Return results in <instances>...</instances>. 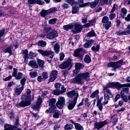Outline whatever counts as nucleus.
Masks as SVG:
<instances>
[{
  "mask_svg": "<svg viewBox=\"0 0 130 130\" xmlns=\"http://www.w3.org/2000/svg\"><path fill=\"white\" fill-rule=\"evenodd\" d=\"M99 1L100 0H94V2L91 3L87 2L86 3V4H85V6L86 7H89V6H90L91 9H95V7L98 6Z\"/></svg>",
  "mask_w": 130,
  "mask_h": 130,
  "instance_id": "412c9836",
  "label": "nucleus"
},
{
  "mask_svg": "<svg viewBox=\"0 0 130 130\" xmlns=\"http://www.w3.org/2000/svg\"><path fill=\"white\" fill-rule=\"evenodd\" d=\"M115 17H116V15L115 13H111L109 15V19H110V20H112L113 19H114V18H115Z\"/></svg>",
  "mask_w": 130,
  "mask_h": 130,
  "instance_id": "052dcab7",
  "label": "nucleus"
},
{
  "mask_svg": "<svg viewBox=\"0 0 130 130\" xmlns=\"http://www.w3.org/2000/svg\"><path fill=\"white\" fill-rule=\"evenodd\" d=\"M24 90L23 87H21L19 88H15V92H14V96H18L20 95L21 93H22V90Z\"/></svg>",
  "mask_w": 130,
  "mask_h": 130,
  "instance_id": "bb28decb",
  "label": "nucleus"
},
{
  "mask_svg": "<svg viewBox=\"0 0 130 130\" xmlns=\"http://www.w3.org/2000/svg\"><path fill=\"white\" fill-rule=\"evenodd\" d=\"M54 50L55 53H58L59 52V45L56 43L54 46Z\"/></svg>",
  "mask_w": 130,
  "mask_h": 130,
  "instance_id": "4c0bfd02",
  "label": "nucleus"
},
{
  "mask_svg": "<svg viewBox=\"0 0 130 130\" xmlns=\"http://www.w3.org/2000/svg\"><path fill=\"white\" fill-rule=\"evenodd\" d=\"M121 16L122 17V19L124 18L126 16V14H127V10L125 8H122L121 9Z\"/></svg>",
  "mask_w": 130,
  "mask_h": 130,
  "instance_id": "c85d7f7f",
  "label": "nucleus"
},
{
  "mask_svg": "<svg viewBox=\"0 0 130 130\" xmlns=\"http://www.w3.org/2000/svg\"><path fill=\"white\" fill-rule=\"evenodd\" d=\"M100 49V44L96 45L95 47V46H93L91 47V50H92V51H94V52H98Z\"/></svg>",
  "mask_w": 130,
  "mask_h": 130,
  "instance_id": "2f4dec72",
  "label": "nucleus"
},
{
  "mask_svg": "<svg viewBox=\"0 0 130 130\" xmlns=\"http://www.w3.org/2000/svg\"><path fill=\"white\" fill-rule=\"evenodd\" d=\"M56 102V100L54 98L49 99V105L50 108L49 110H46V113H52L55 111V103Z\"/></svg>",
  "mask_w": 130,
  "mask_h": 130,
  "instance_id": "423d86ee",
  "label": "nucleus"
},
{
  "mask_svg": "<svg viewBox=\"0 0 130 130\" xmlns=\"http://www.w3.org/2000/svg\"><path fill=\"white\" fill-rule=\"evenodd\" d=\"M36 4L40 5V6H43L45 4V2L41 0H36Z\"/></svg>",
  "mask_w": 130,
  "mask_h": 130,
  "instance_id": "e2e57ef3",
  "label": "nucleus"
},
{
  "mask_svg": "<svg viewBox=\"0 0 130 130\" xmlns=\"http://www.w3.org/2000/svg\"><path fill=\"white\" fill-rule=\"evenodd\" d=\"M12 48H13V46H10L5 49V52H8V53H10L11 54L12 53Z\"/></svg>",
  "mask_w": 130,
  "mask_h": 130,
  "instance_id": "8fccbe9b",
  "label": "nucleus"
},
{
  "mask_svg": "<svg viewBox=\"0 0 130 130\" xmlns=\"http://www.w3.org/2000/svg\"><path fill=\"white\" fill-rule=\"evenodd\" d=\"M62 86V85L61 84H60V83H58L55 84V88L58 90H59V89H60V88H61Z\"/></svg>",
  "mask_w": 130,
  "mask_h": 130,
  "instance_id": "774afa93",
  "label": "nucleus"
},
{
  "mask_svg": "<svg viewBox=\"0 0 130 130\" xmlns=\"http://www.w3.org/2000/svg\"><path fill=\"white\" fill-rule=\"evenodd\" d=\"M42 103V98L40 96H38L37 98V104L32 106V108L35 110H38L40 108V105Z\"/></svg>",
  "mask_w": 130,
  "mask_h": 130,
  "instance_id": "a211bd4d",
  "label": "nucleus"
},
{
  "mask_svg": "<svg viewBox=\"0 0 130 130\" xmlns=\"http://www.w3.org/2000/svg\"><path fill=\"white\" fill-rule=\"evenodd\" d=\"M29 55L30 57H36L37 56L36 53H34L32 51L29 52Z\"/></svg>",
  "mask_w": 130,
  "mask_h": 130,
  "instance_id": "680f3d73",
  "label": "nucleus"
},
{
  "mask_svg": "<svg viewBox=\"0 0 130 130\" xmlns=\"http://www.w3.org/2000/svg\"><path fill=\"white\" fill-rule=\"evenodd\" d=\"M111 21H109L107 22V24L105 25V28L106 29V30H108L110 27H111Z\"/></svg>",
  "mask_w": 130,
  "mask_h": 130,
  "instance_id": "603ef678",
  "label": "nucleus"
},
{
  "mask_svg": "<svg viewBox=\"0 0 130 130\" xmlns=\"http://www.w3.org/2000/svg\"><path fill=\"white\" fill-rule=\"evenodd\" d=\"M130 30H124V31H121V30H119L118 31L116 32L117 35L118 36H121V35H128L129 34Z\"/></svg>",
  "mask_w": 130,
  "mask_h": 130,
  "instance_id": "a878e982",
  "label": "nucleus"
},
{
  "mask_svg": "<svg viewBox=\"0 0 130 130\" xmlns=\"http://www.w3.org/2000/svg\"><path fill=\"white\" fill-rule=\"evenodd\" d=\"M120 97H121V95H120L119 93L117 94L115 97V99L114 100V102H116Z\"/></svg>",
  "mask_w": 130,
  "mask_h": 130,
  "instance_id": "0e129e2a",
  "label": "nucleus"
},
{
  "mask_svg": "<svg viewBox=\"0 0 130 130\" xmlns=\"http://www.w3.org/2000/svg\"><path fill=\"white\" fill-rule=\"evenodd\" d=\"M46 42L44 41L43 40H40L38 42V45L41 47H45V46H46Z\"/></svg>",
  "mask_w": 130,
  "mask_h": 130,
  "instance_id": "473e14b6",
  "label": "nucleus"
},
{
  "mask_svg": "<svg viewBox=\"0 0 130 130\" xmlns=\"http://www.w3.org/2000/svg\"><path fill=\"white\" fill-rule=\"evenodd\" d=\"M84 61L86 63H90L91 61H92V59H91V57L89 56V55H85L84 58Z\"/></svg>",
  "mask_w": 130,
  "mask_h": 130,
  "instance_id": "7c9ffc66",
  "label": "nucleus"
},
{
  "mask_svg": "<svg viewBox=\"0 0 130 130\" xmlns=\"http://www.w3.org/2000/svg\"><path fill=\"white\" fill-rule=\"evenodd\" d=\"M65 1L71 6H75V5H76V2L75 0H65Z\"/></svg>",
  "mask_w": 130,
  "mask_h": 130,
  "instance_id": "de8ad7c7",
  "label": "nucleus"
},
{
  "mask_svg": "<svg viewBox=\"0 0 130 130\" xmlns=\"http://www.w3.org/2000/svg\"><path fill=\"white\" fill-rule=\"evenodd\" d=\"M45 80L43 76H39L37 78L38 82H43V81H45Z\"/></svg>",
  "mask_w": 130,
  "mask_h": 130,
  "instance_id": "338daca9",
  "label": "nucleus"
},
{
  "mask_svg": "<svg viewBox=\"0 0 130 130\" xmlns=\"http://www.w3.org/2000/svg\"><path fill=\"white\" fill-rule=\"evenodd\" d=\"M57 74H58V72L56 70L52 71L50 74L49 79L48 80V83H51V82H54L57 78Z\"/></svg>",
  "mask_w": 130,
  "mask_h": 130,
  "instance_id": "ddd939ff",
  "label": "nucleus"
},
{
  "mask_svg": "<svg viewBox=\"0 0 130 130\" xmlns=\"http://www.w3.org/2000/svg\"><path fill=\"white\" fill-rule=\"evenodd\" d=\"M98 94H99V90L97 89L90 95V97L91 98H95L98 95Z\"/></svg>",
  "mask_w": 130,
  "mask_h": 130,
  "instance_id": "79ce46f5",
  "label": "nucleus"
},
{
  "mask_svg": "<svg viewBox=\"0 0 130 130\" xmlns=\"http://www.w3.org/2000/svg\"><path fill=\"white\" fill-rule=\"evenodd\" d=\"M19 126V119L16 120L14 124V126H12L11 124H5L4 125V130H16Z\"/></svg>",
  "mask_w": 130,
  "mask_h": 130,
  "instance_id": "9b49d317",
  "label": "nucleus"
},
{
  "mask_svg": "<svg viewBox=\"0 0 130 130\" xmlns=\"http://www.w3.org/2000/svg\"><path fill=\"white\" fill-rule=\"evenodd\" d=\"M52 94H53L54 95H60L61 92H60V89H54V90H53L52 91Z\"/></svg>",
  "mask_w": 130,
  "mask_h": 130,
  "instance_id": "c03bdc74",
  "label": "nucleus"
},
{
  "mask_svg": "<svg viewBox=\"0 0 130 130\" xmlns=\"http://www.w3.org/2000/svg\"><path fill=\"white\" fill-rule=\"evenodd\" d=\"M101 2H103L104 4H106L107 5H111L112 3V0H101Z\"/></svg>",
  "mask_w": 130,
  "mask_h": 130,
  "instance_id": "6e6d98bb",
  "label": "nucleus"
},
{
  "mask_svg": "<svg viewBox=\"0 0 130 130\" xmlns=\"http://www.w3.org/2000/svg\"><path fill=\"white\" fill-rule=\"evenodd\" d=\"M67 96L69 98H74L73 101H70L68 103V108L69 110H73L76 104H77V101L78 100V97H79V92L77 90H73L67 92Z\"/></svg>",
  "mask_w": 130,
  "mask_h": 130,
  "instance_id": "f257e3e1",
  "label": "nucleus"
},
{
  "mask_svg": "<svg viewBox=\"0 0 130 130\" xmlns=\"http://www.w3.org/2000/svg\"><path fill=\"white\" fill-rule=\"evenodd\" d=\"M37 75L38 73L36 71H32L29 73V76L32 78H36V77H37Z\"/></svg>",
  "mask_w": 130,
  "mask_h": 130,
  "instance_id": "a19ab883",
  "label": "nucleus"
},
{
  "mask_svg": "<svg viewBox=\"0 0 130 130\" xmlns=\"http://www.w3.org/2000/svg\"><path fill=\"white\" fill-rule=\"evenodd\" d=\"M28 66L32 68V69H38V65L37 64V62L35 60H31L28 62Z\"/></svg>",
  "mask_w": 130,
  "mask_h": 130,
  "instance_id": "393cba45",
  "label": "nucleus"
},
{
  "mask_svg": "<svg viewBox=\"0 0 130 130\" xmlns=\"http://www.w3.org/2000/svg\"><path fill=\"white\" fill-rule=\"evenodd\" d=\"M104 91H105L106 93L109 94V95H112V92L110 91V89H108L109 87H107L105 86H103Z\"/></svg>",
  "mask_w": 130,
  "mask_h": 130,
  "instance_id": "58836bf2",
  "label": "nucleus"
},
{
  "mask_svg": "<svg viewBox=\"0 0 130 130\" xmlns=\"http://www.w3.org/2000/svg\"><path fill=\"white\" fill-rule=\"evenodd\" d=\"M110 99L109 95L107 93L104 94V102L103 103L104 105H106V104H108V101Z\"/></svg>",
  "mask_w": 130,
  "mask_h": 130,
  "instance_id": "c756f323",
  "label": "nucleus"
},
{
  "mask_svg": "<svg viewBox=\"0 0 130 130\" xmlns=\"http://www.w3.org/2000/svg\"><path fill=\"white\" fill-rule=\"evenodd\" d=\"M84 67V64L80 62L75 63V70H74L73 71L74 74H78V73H79L80 70L81 69H83Z\"/></svg>",
  "mask_w": 130,
  "mask_h": 130,
  "instance_id": "aec40b11",
  "label": "nucleus"
},
{
  "mask_svg": "<svg viewBox=\"0 0 130 130\" xmlns=\"http://www.w3.org/2000/svg\"><path fill=\"white\" fill-rule=\"evenodd\" d=\"M83 48H80L78 49H76L74 51V56L76 57H78L80 59H83Z\"/></svg>",
  "mask_w": 130,
  "mask_h": 130,
  "instance_id": "f3484780",
  "label": "nucleus"
},
{
  "mask_svg": "<svg viewBox=\"0 0 130 130\" xmlns=\"http://www.w3.org/2000/svg\"><path fill=\"white\" fill-rule=\"evenodd\" d=\"M38 52L40 53L43 56H49V58H52L54 56V52L51 50L44 51L43 50L39 49Z\"/></svg>",
  "mask_w": 130,
  "mask_h": 130,
  "instance_id": "1a4fd4ad",
  "label": "nucleus"
},
{
  "mask_svg": "<svg viewBox=\"0 0 130 130\" xmlns=\"http://www.w3.org/2000/svg\"><path fill=\"white\" fill-rule=\"evenodd\" d=\"M64 128L67 130L72 129L73 128V125L67 124L65 125Z\"/></svg>",
  "mask_w": 130,
  "mask_h": 130,
  "instance_id": "13d9d810",
  "label": "nucleus"
},
{
  "mask_svg": "<svg viewBox=\"0 0 130 130\" xmlns=\"http://www.w3.org/2000/svg\"><path fill=\"white\" fill-rule=\"evenodd\" d=\"M30 104H31V103L28 102V101L22 100L19 103H17L16 106L17 107V108H21L22 107H26V106H29Z\"/></svg>",
  "mask_w": 130,
  "mask_h": 130,
  "instance_id": "2eb2a0df",
  "label": "nucleus"
},
{
  "mask_svg": "<svg viewBox=\"0 0 130 130\" xmlns=\"http://www.w3.org/2000/svg\"><path fill=\"white\" fill-rule=\"evenodd\" d=\"M73 61L72 59L69 58L66 61H64L63 63L59 65V68L61 69V70H64L68 69V71H70L72 67H73Z\"/></svg>",
  "mask_w": 130,
  "mask_h": 130,
  "instance_id": "39448f33",
  "label": "nucleus"
},
{
  "mask_svg": "<svg viewBox=\"0 0 130 130\" xmlns=\"http://www.w3.org/2000/svg\"><path fill=\"white\" fill-rule=\"evenodd\" d=\"M61 90H60V92L61 94H63V93H66V91H67V88H64L63 85H62L60 87Z\"/></svg>",
  "mask_w": 130,
  "mask_h": 130,
  "instance_id": "4d7b16f0",
  "label": "nucleus"
},
{
  "mask_svg": "<svg viewBox=\"0 0 130 130\" xmlns=\"http://www.w3.org/2000/svg\"><path fill=\"white\" fill-rule=\"evenodd\" d=\"M121 66H122V64L119 63L117 62H111L107 64V67L114 68L116 70V69H119Z\"/></svg>",
  "mask_w": 130,
  "mask_h": 130,
  "instance_id": "4be33fe9",
  "label": "nucleus"
},
{
  "mask_svg": "<svg viewBox=\"0 0 130 130\" xmlns=\"http://www.w3.org/2000/svg\"><path fill=\"white\" fill-rule=\"evenodd\" d=\"M69 75V72L67 70H63L62 71V76L61 78H64V80H66V77Z\"/></svg>",
  "mask_w": 130,
  "mask_h": 130,
  "instance_id": "49530a36",
  "label": "nucleus"
},
{
  "mask_svg": "<svg viewBox=\"0 0 130 130\" xmlns=\"http://www.w3.org/2000/svg\"><path fill=\"white\" fill-rule=\"evenodd\" d=\"M36 4V0H27V5L30 7V5H35Z\"/></svg>",
  "mask_w": 130,
  "mask_h": 130,
  "instance_id": "3c124183",
  "label": "nucleus"
},
{
  "mask_svg": "<svg viewBox=\"0 0 130 130\" xmlns=\"http://www.w3.org/2000/svg\"><path fill=\"white\" fill-rule=\"evenodd\" d=\"M94 44V40H87L86 43L83 45L84 48H90L92 45Z\"/></svg>",
  "mask_w": 130,
  "mask_h": 130,
  "instance_id": "5701e85b",
  "label": "nucleus"
},
{
  "mask_svg": "<svg viewBox=\"0 0 130 130\" xmlns=\"http://www.w3.org/2000/svg\"><path fill=\"white\" fill-rule=\"evenodd\" d=\"M107 124V120H105L103 121H100V122H95L94 124V129L99 130L101 128H102L103 126L106 125Z\"/></svg>",
  "mask_w": 130,
  "mask_h": 130,
  "instance_id": "4468645a",
  "label": "nucleus"
},
{
  "mask_svg": "<svg viewBox=\"0 0 130 130\" xmlns=\"http://www.w3.org/2000/svg\"><path fill=\"white\" fill-rule=\"evenodd\" d=\"M129 88L128 87L123 88L120 92V96L122 100H120L118 102L119 106H122L123 105L124 102H127V95L128 94V91Z\"/></svg>",
  "mask_w": 130,
  "mask_h": 130,
  "instance_id": "7ed1b4c3",
  "label": "nucleus"
},
{
  "mask_svg": "<svg viewBox=\"0 0 130 130\" xmlns=\"http://www.w3.org/2000/svg\"><path fill=\"white\" fill-rule=\"evenodd\" d=\"M56 11H57V8L53 7L47 10L43 9L41 11L40 14H41V17H43V18H45L46 16H47V15H49L50 14H53V13Z\"/></svg>",
  "mask_w": 130,
  "mask_h": 130,
  "instance_id": "0eeeda50",
  "label": "nucleus"
},
{
  "mask_svg": "<svg viewBox=\"0 0 130 130\" xmlns=\"http://www.w3.org/2000/svg\"><path fill=\"white\" fill-rule=\"evenodd\" d=\"M42 76L45 80H46V79H48V74H47V72H43L42 74Z\"/></svg>",
  "mask_w": 130,
  "mask_h": 130,
  "instance_id": "bf43d9fd",
  "label": "nucleus"
},
{
  "mask_svg": "<svg viewBox=\"0 0 130 130\" xmlns=\"http://www.w3.org/2000/svg\"><path fill=\"white\" fill-rule=\"evenodd\" d=\"M57 107L59 108V109H62L64 105H66V99L64 97L60 96L58 99V102L56 104Z\"/></svg>",
  "mask_w": 130,
  "mask_h": 130,
  "instance_id": "f8f14e48",
  "label": "nucleus"
},
{
  "mask_svg": "<svg viewBox=\"0 0 130 130\" xmlns=\"http://www.w3.org/2000/svg\"><path fill=\"white\" fill-rule=\"evenodd\" d=\"M13 77H14L16 80H21L23 77H24V75L23 73L21 72H19L18 73V69L16 68L13 69V72L12 73Z\"/></svg>",
  "mask_w": 130,
  "mask_h": 130,
  "instance_id": "dca6fc26",
  "label": "nucleus"
},
{
  "mask_svg": "<svg viewBox=\"0 0 130 130\" xmlns=\"http://www.w3.org/2000/svg\"><path fill=\"white\" fill-rule=\"evenodd\" d=\"M86 3H84V0H78L76 2V5H79V8H85Z\"/></svg>",
  "mask_w": 130,
  "mask_h": 130,
  "instance_id": "cd10ccee",
  "label": "nucleus"
},
{
  "mask_svg": "<svg viewBox=\"0 0 130 130\" xmlns=\"http://www.w3.org/2000/svg\"><path fill=\"white\" fill-rule=\"evenodd\" d=\"M102 100H103V98H101L98 99L96 106L99 108L100 111H102L103 109V106L102 103H101Z\"/></svg>",
  "mask_w": 130,
  "mask_h": 130,
  "instance_id": "b1692460",
  "label": "nucleus"
},
{
  "mask_svg": "<svg viewBox=\"0 0 130 130\" xmlns=\"http://www.w3.org/2000/svg\"><path fill=\"white\" fill-rule=\"evenodd\" d=\"M89 75L90 74L88 72L79 74L75 78L72 80V83L82 85V84H84V81L88 82L90 80Z\"/></svg>",
  "mask_w": 130,
  "mask_h": 130,
  "instance_id": "f03ea898",
  "label": "nucleus"
},
{
  "mask_svg": "<svg viewBox=\"0 0 130 130\" xmlns=\"http://www.w3.org/2000/svg\"><path fill=\"white\" fill-rule=\"evenodd\" d=\"M63 28L64 29V30H66V31H68V30H71V29H73V24L63 25Z\"/></svg>",
  "mask_w": 130,
  "mask_h": 130,
  "instance_id": "f704fd0d",
  "label": "nucleus"
},
{
  "mask_svg": "<svg viewBox=\"0 0 130 130\" xmlns=\"http://www.w3.org/2000/svg\"><path fill=\"white\" fill-rule=\"evenodd\" d=\"M75 127L76 129L77 130H84V127L83 126L81 125V124L79 123H74Z\"/></svg>",
  "mask_w": 130,
  "mask_h": 130,
  "instance_id": "72a5a7b5",
  "label": "nucleus"
},
{
  "mask_svg": "<svg viewBox=\"0 0 130 130\" xmlns=\"http://www.w3.org/2000/svg\"><path fill=\"white\" fill-rule=\"evenodd\" d=\"M79 7L74 6L72 8V14H77L79 12Z\"/></svg>",
  "mask_w": 130,
  "mask_h": 130,
  "instance_id": "ea45409f",
  "label": "nucleus"
},
{
  "mask_svg": "<svg viewBox=\"0 0 130 130\" xmlns=\"http://www.w3.org/2000/svg\"><path fill=\"white\" fill-rule=\"evenodd\" d=\"M31 90L30 89H28L26 91V94H23L21 96L22 100H26V101H28L30 102L34 100V97L32 96L31 99Z\"/></svg>",
  "mask_w": 130,
  "mask_h": 130,
  "instance_id": "9d476101",
  "label": "nucleus"
},
{
  "mask_svg": "<svg viewBox=\"0 0 130 130\" xmlns=\"http://www.w3.org/2000/svg\"><path fill=\"white\" fill-rule=\"evenodd\" d=\"M26 83V78L23 77L21 80H20V84L21 85V87H23L24 88V86H25V83Z\"/></svg>",
  "mask_w": 130,
  "mask_h": 130,
  "instance_id": "864d4df0",
  "label": "nucleus"
},
{
  "mask_svg": "<svg viewBox=\"0 0 130 130\" xmlns=\"http://www.w3.org/2000/svg\"><path fill=\"white\" fill-rule=\"evenodd\" d=\"M82 102H84L85 106H89L90 105V103H89V99L88 98L83 99Z\"/></svg>",
  "mask_w": 130,
  "mask_h": 130,
  "instance_id": "37998d69",
  "label": "nucleus"
},
{
  "mask_svg": "<svg viewBox=\"0 0 130 130\" xmlns=\"http://www.w3.org/2000/svg\"><path fill=\"white\" fill-rule=\"evenodd\" d=\"M109 18L107 16H104L102 20V22L103 23H108Z\"/></svg>",
  "mask_w": 130,
  "mask_h": 130,
  "instance_id": "5fc2aeb1",
  "label": "nucleus"
},
{
  "mask_svg": "<svg viewBox=\"0 0 130 130\" xmlns=\"http://www.w3.org/2000/svg\"><path fill=\"white\" fill-rule=\"evenodd\" d=\"M57 21V19L56 18H53V19H50L49 20V24H50V25H54V24L56 23Z\"/></svg>",
  "mask_w": 130,
  "mask_h": 130,
  "instance_id": "09e8293b",
  "label": "nucleus"
},
{
  "mask_svg": "<svg viewBox=\"0 0 130 130\" xmlns=\"http://www.w3.org/2000/svg\"><path fill=\"white\" fill-rule=\"evenodd\" d=\"M38 64L40 68L43 69L44 67V61L40 59H38Z\"/></svg>",
  "mask_w": 130,
  "mask_h": 130,
  "instance_id": "e433bc0d",
  "label": "nucleus"
},
{
  "mask_svg": "<svg viewBox=\"0 0 130 130\" xmlns=\"http://www.w3.org/2000/svg\"><path fill=\"white\" fill-rule=\"evenodd\" d=\"M72 25L73 28L72 32L74 34L81 32L84 27V25H82L80 22H76L75 23H73Z\"/></svg>",
  "mask_w": 130,
  "mask_h": 130,
  "instance_id": "6e6552de",
  "label": "nucleus"
},
{
  "mask_svg": "<svg viewBox=\"0 0 130 130\" xmlns=\"http://www.w3.org/2000/svg\"><path fill=\"white\" fill-rule=\"evenodd\" d=\"M108 88H116L118 90H120V88H128L130 87V83L121 84L119 82H112L105 86Z\"/></svg>",
  "mask_w": 130,
  "mask_h": 130,
  "instance_id": "20e7f679",
  "label": "nucleus"
},
{
  "mask_svg": "<svg viewBox=\"0 0 130 130\" xmlns=\"http://www.w3.org/2000/svg\"><path fill=\"white\" fill-rule=\"evenodd\" d=\"M58 34H57V31L55 30H53L52 31L50 32L46 36V38L48 39H53V38H55V37H57Z\"/></svg>",
  "mask_w": 130,
  "mask_h": 130,
  "instance_id": "6ab92c4d",
  "label": "nucleus"
},
{
  "mask_svg": "<svg viewBox=\"0 0 130 130\" xmlns=\"http://www.w3.org/2000/svg\"><path fill=\"white\" fill-rule=\"evenodd\" d=\"M61 8L63 9V10H67V9H69L70 8V5L67 3H63L61 5Z\"/></svg>",
  "mask_w": 130,
  "mask_h": 130,
  "instance_id": "a18cd8bd",
  "label": "nucleus"
},
{
  "mask_svg": "<svg viewBox=\"0 0 130 130\" xmlns=\"http://www.w3.org/2000/svg\"><path fill=\"white\" fill-rule=\"evenodd\" d=\"M55 113L53 116V117H54V118H58V117H59V113L55 111V110L54 111Z\"/></svg>",
  "mask_w": 130,
  "mask_h": 130,
  "instance_id": "69168bd1",
  "label": "nucleus"
},
{
  "mask_svg": "<svg viewBox=\"0 0 130 130\" xmlns=\"http://www.w3.org/2000/svg\"><path fill=\"white\" fill-rule=\"evenodd\" d=\"M96 35V33H95V31L94 30H91L88 32L86 35L87 37H94Z\"/></svg>",
  "mask_w": 130,
  "mask_h": 130,
  "instance_id": "c9c22d12",
  "label": "nucleus"
}]
</instances>
